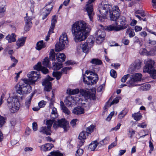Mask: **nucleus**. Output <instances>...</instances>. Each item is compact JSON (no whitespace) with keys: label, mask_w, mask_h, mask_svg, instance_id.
<instances>
[{"label":"nucleus","mask_w":156,"mask_h":156,"mask_svg":"<svg viewBox=\"0 0 156 156\" xmlns=\"http://www.w3.org/2000/svg\"><path fill=\"white\" fill-rule=\"evenodd\" d=\"M90 27L83 21L75 22L72 26V32L75 36L76 42L81 41L87 38V35L91 30Z\"/></svg>","instance_id":"nucleus-1"},{"label":"nucleus","mask_w":156,"mask_h":156,"mask_svg":"<svg viewBox=\"0 0 156 156\" xmlns=\"http://www.w3.org/2000/svg\"><path fill=\"white\" fill-rule=\"evenodd\" d=\"M34 69L37 70V72L33 71L30 72V74H27L28 79H27L29 83L32 84L35 83V81L39 78H40V71H41L44 74H46L48 72V69L46 67L41 66V62H38L34 67Z\"/></svg>","instance_id":"nucleus-2"},{"label":"nucleus","mask_w":156,"mask_h":156,"mask_svg":"<svg viewBox=\"0 0 156 156\" xmlns=\"http://www.w3.org/2000/svg\"><path fill=\"white\" fill-rule=\"evenodd\" d=\"M115 21L118 22H119L120 25H118L117 23L115 24H112L108 26L106 30L108 31H118L126 29L128 26V25L126 23L125 17L124 16H119Z\"/></svg>","instance_id":"nucleus-3"},{"label":"nucleus","mask_w":156,"mask_h":156,"mask_svg":"<svg viewBox=\"0 0 156 156\" xmlns=\"http://www.w3.org/2000/svg\"><path fill=\"white\" fill-rule=\"evenodd\" d=\"M22 81L23 82H20L16 85V89L17 93L23 95L30 92L31 87L30 85L32 84L26 79H23Z\"/></svg>","instance_id":"nucleus-4"},{"label":"nucleus","mask_w":156,"mask_h":156,"mask_svg":"<svg viewBox=\"0 0 156 156\" xmlns=\"http://www.w3.org/2000/svg\"><path fill=\"white\" fill-rule=\"evenodd\" d=\"M7 105L11 112L15 113L19 109L20 104L17 96L9 97L7 100Z\"/></svg>","instance_id":"nucleus-5"},{"label":"nucleus","mask_w":156,"mask_h":156,"mask_svg":"<svg viewBox=\"0 0 156 156\" xmlns=\"http://www.w3.org/2000/svg\"><path fill=\"white\" fill-rule=\"evenodd\" d=\"M112 9V6L110 5L107 4H99L98 5V10L101 15H98V16L99 17L98 20L100 21H102L103 20L106 18L108 12H110Z\"/></svg>","instance_id":"nucleus-6"},{"label":"nucleus","mask_w":156,"mask_h":156,"mask_svg":"<svg viewBox=\"0 0 156 156\" xmlns=\"http://www.w3.org/2000/svg\"><path fill=\"white\" fill-rule=\"evenodd\" d=\"M145 62L146 65L143 69L144 72L151 74L153 79H156V70L152 69L155 63L154 61L151 59H148Z\"/></svg>","instance_id":"nucleus-7"},{"label":"nucleus","mask_w":156,"mask_h":156,"mask_svg":"<svg viewBox=\"0 0 156 156\" xmlns=\"http://www.w3.org/2000/svg\"><path fill=\"white\" fill-rule=\"evenodd\" d=\"M68 43L67 35L66 33H64L61 35L59 42L57 43L55 45V50L57 51H59L63 49L66 45Z\"/></svg>","instance_id":"nucleus-8"},{"label":"nucleus","mask_w":156,"mask_h":156,"mask_svg":"<svg viewBox=\"0 0 156 156\" xmlns=\"http://www.w3.org/2000/svg\"><path fill=\"white\" fill-rule=\"evenodd\" d=\"M142 75L140 73H136L133 74L130 77V79L126 83L129 87H132L136 86H140L136 83L141 80Z\"/></svg>","instance_id":"nucleus-9"},{"label":"nucleus","mask_w":156,"mask_h":156,"mask_svg":"<svg viewBox=\"0 0 156 156\" xmlns=\"http://www.w3.org/2000/svg\"><path fill=\"white\" fill-rule=\"evenodd\" d=\"M88 42H85L83 44L78 46L77 49H80L81 47V49L83 52L85 53L88 52L89 50L93 45L94 41L90 38L87 39Z\"/></svg>","instance_id":"nucleus-10"},{"label":"nucleus","mask_w":156,"mask_h":156,"mask_svg":"<svg viewBox=\"0 0 156 156\" xmlns=\"http://www.w3.org/2000/svg\"><path fill=\"white\" fill-rule=\"evenodd\" d=\"M96 0H88V1L86 2L85 7V9L87 12V14L90 19L92 21L93 19V16L94 15L93 12V5L92 4Z\"/></svg>","instance_id":"nucleus-11"},{"label":"nucleus","mask_w":156,"mask_h":156,"mask_svg":"<svg viewBox=\"0 0 156 156\" xmlns=\"http://www.w3.org/2000/svg\"><path fill=\"white\" fill-rule=\"evenodd\" d=\"M54 79L51 78L49 76H47V77L44 80L42 83V85L44 86V90L45 91L49 92L52 89L51 83L50 82Z\"/></svg>","instance_id":"nucleus-12"},{"label":"nucleus","mask_w":156,"mask_h":156,"mask_svg":"<svg viewBox=\"0 0 156 156\" xmlns=\"http://www.w3.org/2000/svg\"><path fill=\"white\" fill-rule=\"evenodd\" d=\"M53 7L52 4L51 2H49L46 4L45 7L43 8L42 11V13L44 16L42 19H45L49 14Z\"/></svg>","instance_id":"nucleus-13"},{"label":"nucleus","mask_w":156,"mask_h":156,"mask_svg":"<svg viewBox=\"0 0 156 156\" xmlns=\"http://www.w3.org/2000/svg\"><path fill=\"white\" fill-rule=\"evenodd\" d=\"M86 73L87 74L90 73V76L87 77L89 80L91 81V82L92 84L96 83L98 80V75L97 74L88 70L86 71Z\"/></svg>","instance_id":"nucleus-14"},{"label":"nucleus","mask_w":156,"mask_h":156,"mask_svg":"<svg viewBox=\"0 0 156 156\" xmlns=\"http://www.w3.org/2000/svg\"><path fill=\"white\" fill-rule=\"evenodd\" d=\"M27 15L28 13H26V15L27 16L24 17L25 25L24 27V29L26 31H29L32 25L31 21L32 19V18L31 16H28Z\"/></svg>","instance_id":"nucleus-15"},{"label":"nucleus","mask_w":156,"mask_h":156,"mask_svg":"<svg viewBox=\"0 0 156 156\" xmlns=\"http://www.w3.org/2000/svg\"><path fill=\"white\" fill-rule=\"evenodd\" d=\"M57 126L63 128L65 132H66L69 129V123L64 119L58 120L57 123Z\"/></svg>","instance_id":"nucleus-16"},{"label":"nucleus","mask_w":156,"mask_h":156,"mask_svg":"<svg viewBox=\"0 0 156 156\" xmlns=\"http://www.w3.org/2000/svg\"><path fill=\"white\" fill-rule=\"evenodd\" d=\"M113 16L116 15V17L115 16V18L113 19L112 16H111V20L112 21H116L118 17L120 16V10L119 8L117 6H114L113 8V10L112 12Z\"/></svg>","instance_id":"nucleus-17"},{"label":"nucleus","mask_w":156,"mask_h":156,"mask_svg":"<svg viewBox=\"0 0 156 156\" xmlns=\"http://www.w3.org/2000/svg\"><path fill=\"white\" fill-rule=\"evenodd\" d=\"M16 35L14 33L9 34L5 37V39L7 40L9 43L15 42L16 41Z\"/></svg>","instance_id":"nucleus-18"},{"label":"nucleus","mask_w":156,"mask_h":156,"mask_svg":"<svg viewBox=\"0 0 156 156\" xmlns=\"http://www.w3.org/2000/svg\"><path fill=\"white\" fill-rule=\"evenodd\" d=\"M84 112V110L83 108L80 106H78L75 108L73 109L72 111L73 113L77 115L83 114Z\"/></svg>","instance_id":"nucleus-19"},{"label":"nucleus","mask_w":156,"mask_h":156,"mask_svg":"<svg viewBox=\"0 0 156 156\" xmlns=\"http://www.w3.org/2000/svg\"><path fill=\"white\" fill-rule=\"evenodd\" d=\"M39 132L43 134H45L46 135H50L51 131L50 127L47 126H43L41 127Z\"/></svg>","instance_id":"nucleus-20"},{"label":"nucleus","mask_w":156,"mask_h":156,"mask_svg":"<svg viewBox=\"0 0 156 156\" xmlns=\"http://www.w3.org/2000/svg\"><path fill=\"white\" fill-rule=\"evenodd\" d=\"M56 59L58 62H62L65 61L66 57L63 53L58 52L56 54Z\"/></svg>","instance_id":"nucleus-21"},{"label":"nucleus","mask_w":156,"mask_h":156,"mask_svg":"<svg viewBox=\"0 0 156 156\" xmlns=\"http://www.w3.org/2000/svg\"><path fill=\"white\" fill-rule=\"evenodd\" d=\"M98 144V143L96 140L92 141L89 145L88 150L90 151H94Z\"/></svg>","instance_id":"nucleus-22"},{"label":"nucleus","mask_w":156,"mask_h":156,"mask_svg":"<svg viewBox=\"0 0 156 156\" xmlns=\"http://www.w3.org/2000/svg\"><path fill=\"white\" fill-rule=\"evenodd\" d=\"M54 147V145L50 144H46L41 147V149L44 151H47L50 150Z\"/></svg>","instance_id":"nucleus-23"},{"label":"nucleus","mask_w":156,"mask_h":156,"mask_svg":"<svg viewBox=\"0 0 156 156\" xmlns=\"http://www.w3.org/2000/svg\"><path fill=\"white\" fill-rule=\"evenodd\" d=\"M45 43L43 41H40L38 42L36 44V48L38 50H40L41 49L46 47Z\"/></svg>","instance_id":"nucleus-24"},{"label":"nucleus","mask_w":156,"mask_h":156,"mask_svg":"<svg viewBox=\"0 0 156 156\" xmlns=\"http://www.w3.org/2000/svg\"><path fill=\"white\" fill-rule=\"evenodd\" d=\"M26 39V37H24L19 38L16 42L17 46L19 48L23 46L25 43Z\"/></svg>","instance_id":"nucleus-25"},{"label":"nucleus","mask_w":156,"mask_h":156,"mask_svg":"<svg viewBox=\"0 0 156 156\" xmlns=\"http://www.w3.org/2000/svg\"><path fill=\"white\" fill-rule=\"evenodd\" d=\"M60 106L61 109L64 113L67 115H69L70 114V111L65 106L64 103L62 101H60Z\"/></svg>","instance_id":"nucleus-26"},{"label":"nucleus","mask_w":156,"mask_h":156,"mask_svg":"<svg viewBox=\"0 0 156 156\" xmlns=\"http://www.w3.org/2000/svg\"><path fill=\"white\" fill-rule=\"evenodd\" d=\"M95 37H105V33L104 29L99 30L95 33Z\"/></svg>","instance_id":"nucleus-27"},{"label":"nucleus","mask_w":156,"mask_h":156,"mask_svg":"<svg viewBox=\"0 0 156 156\" xmlns=\"http://www.w3.org/2000/svg\"><path fill=\"white\" fill-rule=\"evenodd\" d=\"M56 22L57 20L56 19V16L55 15H54L52 17L51 25L49 30L53 31L55 26V23Z\"/></svg>","instance_id":"nucleus-28"},{"label":"nucleus","mask_w":156,"mask_h":156,"mask_svg":"<svg viewBox=\"0 0 156 156\" xmlns=\"http://www.w3.org/2000/svg\"><path fill=\"white\" fill-rule=\"evenodd\" d=\"M34 93H33L31 94V95L29 97L27 98L25 103V106L27 108H29L30 104L32 98L34 95Z\"/></svg>","instance_id":"nucleus-29"},{"label":"nucleus","mask_w":156,"mask_h":156,"mask_svg":"<svg viewBox=\"0 0 156 156\" xmlns=\"http://www.w3.org/2000/svg\"><path fill=\"white\" fill-rule=\"evenodd\" d=\"M52 68L54 70H58L62 67V64L57 62L53 63Z\"/></svg>","instance_id":"nucleus-30"},{"label":"nucleus","mask_w":156,"mask_h":156,"mask_svg":"<svg viewBox=\"0 0 156 156\" xmlns=\"http://www.w3.org/2000/svg\"><path fill=\"white\" fill-rule=\"evenodd\" d=\"M89 135L86 131H83L80 133L78 137L79 140H85L86 138V136Z\"/></svg>","instance_id":"nucleus-31"},{"label":"nucleus","mask_w":156,"mask_h":156,"mask_svg":"<svg viewBox=\"0 0 156 156\" xmlns=\"http://www.w3.org/2000/svg\"><path fill=\"white\" fill-rule=\"evenodd\" d=\"M58 116L56 108L53 107L52 110L51 118V119H55Z\"/></svg>","instance_id":"nucleus-32"},{"label":"nucleus","mask_w":156,"mask_h":156,"mask_svg":"<svg viewBox=\"0 0 156 156\" xmlns=\"http://www.w3.org/2000/svg\"><path fill=\"white\" fill-rule=\"evenodd\" d=\"M132 117L136 121L140 120L142 117V115L140 113L137 112L134 113L132 115Z\"/></svg>","instance_id":"nucleus-33"},{"label":"nucleus","mask_w":156,"mask_h":156,"mask_svg":"<svg viewBox=\"0 0 156 156\" xmlns=\"http://www.w3.org/2000/svg\"><path fill=\"white\" fill-rule=\"evenodd\" d=\"M80 91L78 89H69L67 90V93L69 95H74L78 94Z\"/></svg>","instance_id":"nucleus-34"},{"label":"nucleus","mask_w":156,"mask_h":156,"mask_svg":"<svg viewBox=\"0 0 156 156\" xmlns=\"http://www.w3.org/2000/svg\"><path fill=\"white\" fill-rule=\"evenodd\" d=\"M141 62L139 60H136L134 64L135 70H138L141 68Z\"/></svg>","instance_id":"nucleus-35"},{"label":"nucleus","mask_w":156,"mask_h":156,"mask_svg":"<svg viewBox=\"0 0 156 156\" xmlns=\"http://www.w3.org/2000/svg\"><path fill=\"white\" fill-rule=\"evenodd\" d=\"M90 62L93 64L95 65H101L102 62L98 58H93L90 61Z\"/></svg>","instance_id":"nucleus-36"},{"label":"nucleus","mask_w":156,"mask_h":156,"mask_svg":"<svg viewBox=\"0 0 156 156\" xmlns=\"http://www.w3.org/2000/svg\"><path fill=\"white\" fill-rule=\"evenodd\" d=\"M52 75L54 77L56 78L57 80H59L62 75V72H54L52 73Z\"/></svg>","instance_id":"nucleus-37"},{"label":"nucleus","mask_w":156,"mask_h":156,"mask_svg":"<svg viewBox=\"0 0 156 156\" xmlns=\"http://www.w3.org/2000/svg\"><path fill=\"white\" fill-rule=\"evenodd\" d=\"M128 111L126 110H124L122 111L119 114L118 118L119 119H122L126 115Z\"/></svg>","instance_id":"nucleus-38"},{"label":"nucleus","mask_w":156,"mask_h":156,"mask_svg":"<svg viewBox=\"0 0 156 156\" xmlns=\"http://www.w3.org/2000/svg\"><path fill=\"white\" fill-rule=\"evenodd\" d=\"M80 94L86 98H87L88 95L89 91L83 89H80Z\"/></svg>","instance_id":"nucleus-39"},{"label":"nucleus","mask_w":156,"mask_h":156,"mask_svg":"<svg viewBox=\"0 0 156 156\" xmlns=\"http://www.w3.org/2000/svg\"><path fill=\"white\" fill-rule=\"evenodd\" d=\"M95 126L93 125H91L90 126L87 127L86 129V132L89 135L94 130Z\"/></svg>","instance_id":"nucleus-40"},{"label":"nucleus","mask_w":156,"mask_h":156,"mask_svg":"<svg viewBox=\"0 0 156 156\" xmlns=\"http://www.w3.org/2000/svg\"><path fill=\"white\" fill-rule=\"evenodd\" d=\"M6 118L0 115V128H2L5 123Z\"/></svg>","instance_id":"nucleus-41"},{"label":"nucleus","mask_w":156,"mask_h":156,"mask_svg":"<svg viewBox=\"0 0 156 156\" xmlns=\"http://www.w3.org/2000/svg\"><path fill=\"white\" fill-rule=\"evenodd\" d=\"M151 87L149 84H144L141 87V88L144 90H149Z\"/></svg>","instance_id":"nucleus-42"},{"label":"nucleus","mask_w":156,"mask_h":156,"mask_svg":"<svg viewBox=\"0 0 156 156\" xmlns=\"http://www.w3.org/2000/svg\"><path fill=\"white\" fill-rule=\"evenodd\" d=\"M96 38V42L98 44H101L104 41L105 37H95Z\"/></svg>","instance_id":"nucleus-43"},{"label":"nucleus","mask_w":156,"mask_h":156,"mask_svg":"<svg viewBox=\"0 0 156 156\" xmlns=\"http://www.w3.org/2000/svg\"><path fill=\"white\" fill-rule=\"evenodd\" d=\"M43 65L48 67L50 66L49 61L48 57H46L44 59L43 62Z\"/></svg>","instance_id":"nucleus-44"},{"label":"nucleus","mask_w":156,"mask_h":156,"mask_svg":"<svg viewBox=\"0 0 156 156\" xmlns=\"http://www.w3.org/2000/svg\"><path fill=\"white\" fill-rule=\"evenodd\" d=\"M50 154L53 156H63V154L59 151H52L50 152Z\"/></svg>","instance_id":"nucleus-45"},{"label":"nucleus","mask_w":156,"mask_h":156,"mask_svg":"<svg viewBox=\"0 0 156 156\" xmlns=\"http://www.w3.org/2000/svg\"><path fill=\"white\" fill-rule=\"evenodd\" d=\"M49 58L51 60H53L55 59V55H56L53 50H51L50 52Z\"/></svg>","instance_id":"nucleus-46"},{"label":"nucleus","mask_w":156,"mask_h":156,"mask_svg":"<svg viewBox=\"0 0 156 156\" xmlns=\"http://www.w3.org/2000/svg\"><path fill=\"white\" fill-rule=\"evenodd\" d=\"M55 121L54 119H52V120H48L46 122V124L48 127H49L51 129V127L52 126L53 123Z\"/></svg>","instance_id":"nucleus-47"},{"label":"nucleus","mask_w":156,"mask_h":156,"mask_svg":"<svg viewBox=\"0 0 156 156\" xmlns=\"http://www.w3.org/2000/svg\"><path fill=\"white\" fill-rule=\"evenodd\" d=\"M6 8L5 6L0 7V17L3 16L5 11Z\"/></svg>","instance_id":"nucleus-48"},{"label":"nucleus","mask_w":156,"mask_h":156,"mask_svg":"<svg viewBox=\"0 0 156 156\" xmlns=\"http://www.w3.org/2000/svg\"><path fill=\"white\" fill-rule=\"evenodd\" d=\"M87 98L93 100L95 99V94L89 92Z\"/></svg>","instance_id":"nucleus-49"},{"label":"nucleus","mask_w":156,"mask_h":156,"mask_svg":"<svg viewBox=\"0 0 156 156\" xmlns=\"http://www.w3.org/2000/svg\"><path fill=\"white\" fill-rule=\"evenodd\" d=\"M156 55V50L151 49L148 51L147 56H153Z\"/></svg>","instance_id":"nucleus-50"},{"label":"nucleus","mask_w":156,"mask_h":156,"mask_svg":"<svg viewBox=\"0 0 156 156\" xmlns=\"http://www.w3.org/2000/svg\"><path fill=\"white\" fill-rule=\"evenodd\" d=\"M140 53L141 55L147 56L148 51L145 48L141 49L140 51Z\"/></svg>","instance_id":"nucleus-51"},{"label":"nucleus","mask_w":156,"mask_h":156,"mask_svg":"<svg viewBox=\"0 0 156 156\" xmlns=\"http://www.w3.org/2000/svg\"><path fill=\"white\" fill-rule=\"evenodd\" d=\"M83 149L80 148L78 149L76 151V156H81L83 153Z\"/></svg>","instance_id":"nucleus-52"},{"label":"nucleus","mask_w":156,"mask_h":156,"mask_svg":"<svg viewBox=\"0 0 156 156\" xmlns=\"http://www.w3.org/2000/svg\"><path fill=\"white\" fill-rule=\"evenodd\" d=\"M109 140V138L108 137H106L104 140L101 141L100 143L102 145H104L105 144H107Z\"/></svg>","instance_id":"nucleus-53"},{"label":"nucleus","mask_w":156,"mask_h":156,"mask_svg":"<svg viewBox=\"0 0 156 156\" xmlns=\"http://www.w3.org/2000/svg\"><path fill=\"white\" fill-rule=\"evenodd\" d=\"M110 75L113 77L115 78L117 77V73L115 70L114 69H111L110 72Z\"/></svg>","instance_id":"nucleus-54"},{"label":"nucleus","mask_w":156,"mask_h":156,"mask_svg":"<svg viewBox=\"0 0 156 156\" xmlns=\"http://www.w3.org/2000/svg\"><path fill=\"white\" fill-rule=\"evenodd\" d=\"M129 74H127L124 75L123 77L121 78V81L122 82L125 83L126 80L129 77Z\"/></svg>","instance_id":"nucleus-55"},{"label":"nucleus","mask_w":156,"mask_h":156,"mask_svg":"<svg viewBox=\"0 0 156 156\" xmlns=\"http://www.w3.org/2000/svg\"><path fill=\"white\" fill-rule=\"evenodd\" d=\"M112 100L111 98H110L108 101L106 103L105 106L104 107V110H106V109L109 107L111 106H110L109 102L111 101Z\"/></svg>","instance_id":"nucleus-56"},{"label":"nucleus","mask_w":156,"mask_h":156,"mask_svg":"<svg viewBox=\"0 0 156 156\" xmlns=\"http://www.w3.org/2000/svg\"><path fill=\"white\" fill-rule=\"evenodd\" d=\"M129 135H130L129 137L130 138H132L133 136L135 134V131L132 129H130L129 131Z\"/></svg>","instance_id":"nucleus-57"},{"label":"nucleus","mask_w":156,"mask_h":156,"mask_svg":"<svg viewBox=\"0 0 156 156\" xmlns=\"http://www.w3.org/2000/svg\"><path fill=\"white\" fill-rule=\"evenodd\" d=\"M46 104V102L44 101H42L38 103V106L40 108L43 107Z\"/></svg>","instance_id":"nucleus-58"},{"label":"nucleus","mask_w":156,"mask_h":156,"mask_svg":"<svg viewBox=\"0 0 156 156\" xmlns=\"http://www.w3.org/2000/svg\"><path fill=\"white\" fill-rule=\"evenodd\" d=\"M121 125V124L120 123H119L117 125L115 126V127L112 128L111 129V130L113 131H117L119 129Z\"/></svg>","instance_id":"nucleus-59"},{"label":"nucleus","mask_w":156,"mask_h":156,"mask_svg":"<svg viewBox=\"0 0 156 156\" xmlns=\"http://www.w3.org/2000/svg\"><path fill=\"white\" fill-rule=\"evenodd\" d=\"M53 31L51 30H49L47 36L46 37V38L45 39V40L46 41H48L49 40V37L50 36V35L52 33H53Z\"/></svg>","instance_id":"nucleus-60"},{"label":"nucleus","mask_w":156,"mask_h":156,"mask_svg":"<svg viewBox=\"0 0 156 156\" xmlns=\"http://www.w3.org/2000/svg\"><path fill=\"white\" fill-rule=\"evenodd\" d=\"M114 113V112H111L108 115V116L107 117L106 119V120L108 121H110L111 119L112 116L113 115Z\"/></svg>","instance_id":"nucleus-61"},{"label":"nucleus","mask_w":156,"mask_h":156,"mask_svg":"<svg viewBox=\"0 0 156 156\" xmlns=\"http://www.w3.org/2000/svg\"><path fill=\"white\" fill-rule=\"evenodd\" d=\"M119 102V99L118 98H115L112 101L110 104V106H111L112 105L114 104H117Z\"/></svg>","instance_id":"nucleus-62"},{"label":"nucleus","mask_w":156,"mask_h":156,"mask_svg":"<svg viewBox=\"0 0 156 156\" xmlns=\"http://www.w3.org/2000/svg\"><path fill=\"white\" fill-rule=\"evenodd\" d=\"M32 128L34 131H36L37 129V124L36 122H34L32 124Z\"/></svg>","instance_id":"nucleus-63"},{"label":"nucleus","mask_w":156,"mask_h":156,"mask_svg":"<svg viewBox=\"0 0 156 156\" xmlns=\"http://www.w3.org/2000/svg\"><path fill=\"white\" fill-rule=\"evenodd\" d=\"M78 121L77 119H73L70 122V124L73 126L76 125V122Z\"/></svg>","instance_id":"nucleus-64"}]
</instances>
